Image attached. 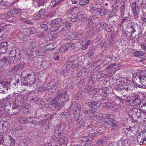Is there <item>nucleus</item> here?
Masks as SVG:
<instances>
[{"instance_id": "39448f33", "label": "nucleus", "mask_w": 146, "mask_h": 146, "mask_svg": "<svg viewBox=\"0 0 146 146\" xmlns=\"http://www.w3.org/2000/svg\"><path fill=\"white\" fill-rule=\"evenodd\" d=\"M22 76L24 78L25 83L27 85H31L35 82V76L34 73L31 72V73H26L25 72L22 73Z\"/></svg>"}, {"instance_id": "393cba45", "label": "nucleus", "mask_w": 146, "mask_h": 146, "mask_svg": "<svg viewBox=\"0 0 146 146\" xmlns=\"http://www.w3.org/2000/svg\"><path fill=\"white\" fill-rule=\"evenodd\" d=\"M2 129L3 131H7L10 126V123L8 121H4L2 125Z\"/></svg>"}, {"instance_id": "6e6552de", "label": "nucleus", "mask_w": 146, "mask_h": 146, "mask_svg": "<svg viewBox=\"0 0 146 146\" xmlns=\"http://www.w3.org/2000/svg\"><path fill=\"white\" fill-rule=\"evenodd\" d=\"M80 42L83 46L82 49L83 50L87 49L88 47L89 44L90 43V40L88 39L86 37L83 36L79 40Z\"/></svg>"}, {"instance_id": "0eeeda50", "label": "nucleus", "mask_w": 146, "mask_h": 146, "mask_svg": "<svg viewBox=\"0 0 146 146\" xmlns=\"http://www.w3.org/2000/svg\"><path fill=\"white\" fill-rule=\"evenodd\" d=\"M130 3L134 17L135 18H138L140 11L138 6L137 5L136 3L135 2L133 3L130 2Z\"/></svg>"}, {"instance_id": "69168bd1", "label": "nucleus", "mask_w": 146, "mask_h": 146, "mask_svg": "<svg viewBox=\"0 0 146 146\" xmlns=\"http://www.w3.org/2000/svg\"><path fill=\"white\" fill-rule=\"evenodd\" d=\"M17 68L16 65L10 67V71L12 72H15L17 70Z\"/></svg>"}, {"instance_id": "58836bf2", "label": "nucleus", "mask_w": 146, "mask_h": 146, "mask_svg": "<svg viewBox=\"0 0 146 146\" xmlns=\"http://www.w3.org/2000/svg\"><path fill=\"white\" fill-rule=\"evenodd\" d=\"M112 105V104L110 102H108L107 103H103L102 104V107L104 108H111V106Z\"/></svg>"}, {"instance_id": "a18cd8bd", "label": "nucleus", "mask_w": 146, "mask_h": 146, "mask_svg": "<svg viewBox=\"0 0 146 146\" xmlns=\"http://www.w3.org/2000/svg\"><path fill=\"white\" fill-rule=\"evenodd\" d=\"M70 115L69 113L66 112H63L60 113V116L62 118H65L68 117Z\"/></svg>"}, {"instance_id": "aec40b11", "label": "nucleus", "mask_w": 146, "mask_h": 146, "mask_svg": "<svg viewBox=\"0 0 146 146\" xmlns=\"http://www.w3.org/2000/svg\"><path fill=\"white\" fill-rule=\"evenodd\" d=\"M76 46V44L75 43L70 42L69 43H66L64 44L63 46L64 49L67 50L68 48L71 47L72 48H74Z\"/></svg>"}, {"instance_id": "2f4dec72", "label": "nucleus", "mask_w": 146, "mask_h": 146, "mask_svg": "<svg viewBox=\"0 0 146 146\" xmlns=\"http://www.w3.org/2000/svg\"><path fill=\"white\" fill-rule=\"evenodd\" d=\"M122 83H121L115 87L116 90L121 93H122L124 90L123 86H122Z\"/></svg>"}, {"instance_id": "423d86ee", "label": "nucleus", "mask_w": 146, "mask_h": 146, "mask_svg": "<svg viewBox=\"0 0 146 146\" xmlns=\"http://www.w3.org/2000/svg\"><path fill=\"white\" fill-rule=\"evenodd\" d=\"M23 100V98L21 95H17L15 99V102L13 104L12 108L13 110H17L15 111L17 113H18L21 109L20 103Z\"/></svg>"}, {"instance_id": "9b49d317", "label": "nucleus", "mask_w": 146, "mask_h": 146, "mask_svg": "<svg viewBox=\"0 0 146 146\" xmlns=\"http://www.w3.org/2000/svg\"><path fill=\"white\" fill-rule=\"evenodd\" d=\"M138 25L137 23L132 22L129 23L127 25V27L129 28L131 31V34H133L136 32L135 29L137 27Z\"/></svg>"}, {"instance_id": "7ed1b4c3", "label": "nucleus", "mask_w": 146, "mask_h": 146, "mask_svg": "<svg viewBox=\"0 0 146 146\" xmlns=\"http://www.w3.org/2000/svg\"><path fill=\"white\" fill-rule=\"evenodd\" d=\"M62 133V129L59 126L56 127L54 132V139L55 142H58L60 145H62L64 143L67 144L68 143L67 138L65 136H63L60 138Z\"/></svg>"}, {"instance_id": "cd10ccee", "label": "nucleus", "mask_w": 146, "mask_h": 146, "mask_svg": "<svg viewBox=\"0 0 146 146\" xmlns=\"http://www.w3.org/2000/svg\"><path fill=\"white\" fill-rule=\"evenodd\" d=\"M16 97H15L13 95H8L7 97L5 98H3V101H12V100L15 99Z\"/></svg>"}, {"instance_id": "1a4fd4ad", "label": "nucleus", "mask_w": 146, "mask_h": 146, "mask_svg": "<svg viewBox=\"0 0 146 146\" xmlns=\"http://www.w3.org/2000/svg\"><path fill=\"white\" fill-rule=\"evenodd\" d=\"M21 12L20 10H17L15 9L11 10L8 12L5 15H6L7 18H11L12 17L16 16L17 15Z\"/></svg>"}, {"instance_id": "864d4df0", "label": "nucleus", "mask_w": 146, "mask_h": 146, "mask_svg": "<svg viewBox=\"0 0 146 146\" xmlns=\"http://www.w3.org/2000/svg\"><path fill=\"white\" fill-rule=\"evenodd\" d=\"M106 138L104 137L99 140H97L96 141V143L98 145H100L102 143L104 142L105 141Z\"/></svg>"}, {"instance_id": "5fc2aeb1", "label": "nucleus", "mask_w": 146, "mask_h": 146, "mask_svg": "<svg viewBox=\"0 0 146 146\" xmlns=\"http://www.w3.org/2000/svg\"><path fill=\"white\" fill-rule=\"evenodd\" d=\"M103 115L102 114H98L96 116V117H97L98 118H96V119L95 117V116L94 115H92L91 116V117H92L91 119H94L95 120H97V119H100V117H103Z\"/></svg>"}, {"instance_id": "de8ad7c7", "label": "nucleus", "mask_w": 146, "mask_h": 146, "mask_svg": "<svg viewBox=\"0 0 146 146\" xmlns=\"http://www.w3.org/2000/svg\"><path fill=\"white\" fill-rule=\"evenodd\" d=\"M51 26V31H56L59 29L60 26L53 25Z\"/></svg>"}, {"instance_id": "774afa93", "label": "nucleus", "mask_w": 146, "mask_h": 146, "mask_svg": "<svg viewBox=\"0 0 146 146\" xmlns=\"http://www.w3.org/2000/svg\"><path fill=\"white\" fill-rule=\"evenodd\" d=\"M141 46L142 48L144 51L146 50V44L141 42L139 44Z\"/></svg>"}, {"instance_id": "2eb2a0df", "label": "nucleus", "mask_w": 146, "mask_h": 146, "mask_svg": "<svg viewBox=\"0 0 146 146\" xmlns=\"http://www.w3.org/2000/svg\"><path fill=\"white\" fill-rule=\"evenodd\" d=\"M87 102L88 106L92 109V110L96 109L99 107L97 105V103L96 102H94L90 100L87 101Z\"/></svg>"}, {"instance_id": "e2e57ef3", "label": "nucleus", "mask_w": 146, "mask_h": 146, "mask_svg": "<svg viewBox=\"0 0 146 146\" xmlns=\"http://www.w3.org/2000/svg\"><path fill=\"white\" fill-rule=\"evenodd\" d=\"M25 53H26L27 55L30 56H32L33 55V52L30 50H26V51H25Z\"/></svg>"}, {"instance_id": "c756f323", "label": "nucleus", "mask_w": 146, "mask_h": 146, "mask_svg": "<svg viewBox=\"0 0 146 146\" xmlns=\"http://www.w3.org/2000/svg\"><path fill=\"white\" fill-rule=\"evenodd\" d=\"M78 18H80L79 19V21H80L82 18H84L86 17V15L85 14V12L84 11H82L79 12L77 15Z\"/></svg>"}, {"instance_id": "bf43d9fd", "label": "nucleus", "mask_w": 146, "mask_h": 146, "mask_svg": "<svg viewBox=\"0 0 146 146\" xmlns=\"http://www.w3.org/2000/svg\"><path fill=\"white\" fill-rule=\"evenodd\" d=\"M50 82H52L53 84H55L56 86V84H57L58 83L59 81L57 78H56L52 80Z\"/></svg>"}, {"instance_id": "0e129e2a", "label": "nucleus", "mask_w": 146, "mask_h": 146, "mask_svg": "<svg viewBox=\"0 0 146 146\" xmlns=\"http://www.w3.org/2000/svg\"><path fill=\"white\" fill-rule=\"evenodd\" d=\"M141 18L142 20L146 23V15H145V13L144 14L143 13L141 15Z\"/></svg>"}, {"instance_id": "f704fd0d", "label": "nucleus", "mask_w": 146, "mask_h": 146, "mask_svg": "<svg viewBox=\"0 0 146 146\" xmlns=\"http://www.w3.org/2000/svg\"><path fill=\"white\" fill-rule=\"evenodd\" d=\"M117 66L116 63H113L110 65L108 66L107 68L106 69L107 71L110 70L111 69H115L117 68Z\"/></svg>"}, {"instance_id": "603ef678", "label": "nucleus", "mask_w": 146, "mask_h": 146, "mask_svg": "<svg viewBox=\"0 0 146 146\" xmlns=\"http://www.w3.org/2000/svg\"><path fill=\"white\" fill-rule=\"evenodd\" d=\"M123 140L122 139H120L116 143L117 145V146H123Z\"/></svg>"}, {"instance_id": "dca6fc26", "label": "nucleus", "mask_w": 146, "mask_h": 146, "mask_svg": "<svg viewBox=\"0 0 146 146\" xmlns=\"http://www.w3.org/2000/svg\"><path fill=\"white\" fill-rule=\"evenodd\" d=\"M120 11L121 12V16L123 17L124 16L125 10V3L123 1H121L120 3Z\"/></svg>"}, {"instance_id": "5701e85b", "label": "nucleus", "mask_w": 146, "mask_h": 146, "mask_svg": "<svg viewBox=\"0 0 146 146\" xmlns=\"http://www.w3.org/2000/svg\"><path fill=\"white\" fill-rule=\"evenodd\" d=\"M95 16V15H93L92 16L90 17L89 18V19L88 21V23H87V26L89 28H92L94 26V24L92 22V20L93 18H94V17Z\"/></svg>"}, {"instance_id": "c9c22d12", "label": "nucleus", "mask_w": 146, "mask_h": 146, "mask_svg": "<svg viewBox=\"0 0 146 146\" xmlns=\"http://www.w3.org/2000/svg\"><path fill=\"white\" fill-rule=\"evenodd\" d=\"M38 45V43L35 41L31 42L29 44V47L33 48L37 47Z\"/></svg>"}, {"instance_id": "72a5a7b5", "label": "nucleus", "mask_w": 146, "mask_h": 146, "mask_svg": "<svg viewBox=\"0 0 146 146\" xmlns=\"http://www.w3.org/2000/svg\"><path fill=\"white\" fill-rule=\"evenodd\" d=\"M31 140L28 138H27L24 139L23 140V143L25 146H28L31 143Z\"/></svg>"}, {"instance_id": "6ab92c4d", "label": "nucleus", "mask_w": 146, "mask_h": 146, "mask_svg": "<svg viewBox=\"0 0 146 146\" xmlns=\"http://www.w3.org/2000/svg\"><path fill=\"white\" fill-rule=\"evenodd\" d=\"M83 36L82 34L80 33V32H75L72 34V36L74 37L76 40H79Z\"/></svg>"}, {"instance_id": "ddd939ff", "label": "nucleus", "mask_w": 146, "mask_h": 146, "mask_svg": "<svg viewBox=\"0 0 146 146\" xmlns=\"http://www.w3.org/2000/svg\"><path fill=\"white\" fill-rule=\"evenodd\" d=\"M1 63L3 68H4L5 66H7L9 65H10L11 64H12L10 62V60L9 59V58H7L5 57H3L1 58Z\"/></svg>"}, {"instance_id": "a878e982", "label": "nucleus", "mask_w": 146, "mask_h": 146, "mask_svg": "<svg viewBox=\"0 0 146 146\" xmlns=\"http://www.w3.org/2000/svg\"><path fill=\"white\" fill-rule=\"evenodd\" d=\"M45 13V10L44 9H41L40 10L38 13V14L36 15L35 18L37 20L39 19L42 16L44 15Z\"/></svg>"}, {"instance_id": "4d7b16f0", "label": "nucleus", "mask_w": 146, "mask_h": 146, "mask_svg": "<svg viewBox=\"0 0 146 146\" xmlns=\"http://www.w3.org/2000/svg\"><path fill=\"white\" fill-rule=\"evenodd\" d=\"M89 50L90 51L88 53V56L90 58H93L94 56V53H93V50L92 49V48L91 49L90 48H89Z\"/></svg>"}, {"instance_id": "c85d7f7f", "label": "nucleus", "mask_w": 146, "mask_h": 146, "mask_svg": "<svg viewBox=\"0 0 146 146\" xmlns=\"http://www.w3.org/2000/svg\"><path fill=\"white\" fill-rule=\"evenodd\" d=\"M55 85L52 82H50L49 84L46 85V87H44L45 89V90H49L52 89L54 88Z\"/></svg>"}, {"instance_id": "6e6d98bb", "label": "nucleus", "mask_w": 146, "mask_h": 146, "mask_svg": "<svg viewBox=\"0 0 146 146\" xmlns=\"http://www.w3.org/2000/svg\"><path fill=\"white\" fill-rule=\"evenodd\" d=\"M89 0H82L79 2V4L81 5H85L88 3Z\"/></svg>"}, {"instance_id": "ea45409f", "label": "nucleus", "mask_w": 146, "mask_h": 146, "mask_svg": "<svg viewBox=\"0 0 146 146\" xmlns=\"http://www.w3.org/2000/svg\"><path fill=\"white\" fill-rule=\"evenodd\" d=\"M74 106V104L73 103L71 105L70 108L69 110L70 114H72L75 110L76 111Z\"/></svg>"}, {"instance_id": "bb28decb", "label": "nucleus", "mask_w": 146, "mask_h": 146, "mask_svg": "<svg viewBox=\"0 0 146 146\" xmlns=\"http://www.w3.org/2000/svg\"><path fill=\"white\" fill-rule=\"evenodd\" d=\"M40 120L38 118L35 117H31L30 118V121H31L32 123L34 124L39 125L40 124L39 122Z\"/></svg>"}, {"instance_id": "4468645a", "label": "nucleus", "mask_w": 146, "mask_h": 146, "mask_svg": "<svg viewBox=\"0 0 146 146\" xmlns=\"http://www.w3.org/2000/svg\"><path fill=\"white\" fill-rule=\"evenodd\" d=\"M105 124L106 125L113 127H115L119 125V123L117 121L110 118L107 119L106 120Z\"/></svg>"}, {"instance_id": "4be33fe9", "label": "nucleus", "mask_w": 146, "mask_h": 146, "mask_svg": "<svg viewBox=\"0 0 146 146\" xmlns=\"http://www.w3.org/2000/svg\"><path fill=\"white\" fill-rule=\"evenodd\" d=\"M63 1V0H52L50 5L51 7H54L62 2Z\"/></svg>"}, {"instance_id": "a19ab883", "label": "nucleus", "mask_w": 146, "mask_h": 146, "mask_svg": "<svg viewBox=\"0 0 146 146\" xmlns=\"http://www.w3.org/2000/svg\"><path fill=\"white\" fill-rule=\"evenodd\" d=\"M54 47L55 46L52 44H50L46 45L45 48L46 50H51L54 49Z\"/></svg>"}, {"instance_id": "09e8293b", "label": "nucleus", "mask_w": 146, "mask_h": 146, "mask_svg": "<svg viewBox=\"0 0 146 146\" xmlns=\"http://www.w3.org/2000/svg\"><path fill=\"white\" fill-rule=\"evenodd\" d=\"M95 111L93 110H85L83 111V113L85 114H90L91 113H94Z\"/></svg>"}, {"instance_id": "338daca9", "label": "nucleus", "mask_w": 146, "mask_h": 146, "mask_svg": "<svg viewBox=\"0 0 146 146\" xmlns=\"http://www.w3.org/2000/svg\"><path fill=\"white\" fill-rule=\"evenodd\" d=\"M16 66L18 70L24 67L25 66V65L23 64L19 63L18 64L16 65Z\"/></svg>"}, {"instance_id": "412c9836", "label": "nucleus", "mask_w": 146, "mask_h": 146, "mask_svg": "<svg viewBox=\"0 0 146 146\" xmlns=\"http://www.w3.org/2000/svg\"><path fill=\"white\" fill-rule=\"evenodd\" d=\"M87 70L86 69H82L81 70L78 71L76 74L77 77H83L86 74Z\"/></svg>"}, {"instance_id": "052dcab7", "label": "nucleus", "mask_w": 146, "mask_h": 146, "mask_svg": "<svg viewBox=\"0 0 146 146\" xmlns=\"http://www.w3.org/2000/svg\"><path fill=\"white\" fill-rule=\"evenodd\" d=\"M141 64H146V59L144 58H142L139 61Z\"/></svg>"}, {"instance_id": "20e7f679", "label": "nucleus", "mask_w": 146, "mask_h": 146, "mask_svg": "<svg viewBox=\"0 0 146 146\" xmlns=\"http://www.w3.org/2000/svg\"><path fill=\"white\" fill-rule=\"evenodd\" d=\"M9 59L11 63H16L19 62L21 58L20 52L19 50L15 49L11 50L9 53Z\"/></svg>"}, {"instance_id": "f8f14e48", "label": "nucleus", "mask_w": 146, "mask_h": 146, "mask_svg": "<svg viewBox=\"0 0 146 146\" xmlns=\"http://www.w3.org/2000/svg\"><path fill=\"white\" fill-rule=\"evenodd\" d=\"M8 44L7 42H3L0 44V54L5 53L8 49Z\"/></svg>"}, {"instance_id": "f03ea898", "label": "nucleus", "mask_w": 146, "mask_h": 146, "mask_svg": "<svg viewBox=\"0 0 146 146\" xmlns=\"http://www.w3.org/2000/svg\"><path fill=\"white\" fill-rule=\"evenodd\" d=\"M66 94V92L65 91H58L56 95L55 99L50 100V102H48L45 107L51 109L55 108L58 107V105L57 101L60 100Z\"/></svg>"}, {"instance_id": "473e14b6", "label": "nucleus", "mask_w": 146, "mask_h": 146, "mask_svg": "<svg viewBox=\"0 0 146 146\" xmlns=\"http://www.w3.org/2000/svg\"><path fill=\"white\" fill-rule=\"evenodd\" d=\"M45 88L44 87H38L36 88L34 90V93H38L45 91Z\"/></svg>"}, {"instance_id": "4c0bfd02", "label": "nucleus", "mask_w": 146, "mask_h": 146, "mask_svg": "<svg viewBox=\"0 0 146 146\" xmlns=\"http://www.w3.org/2000/svg\"><path fill=\"white\" fill-rule=\"evenodd\" d=\"M24 100L21 103H20V107L22 108L23 109L25 107V106H27V108H30V106L26 103L24 102H23Z\"/></svg>"}, {"instance_id": "8fccbe9b", "label": "nucleus", "mask_w": 146, "mask_h": 146, "mask_svg": "<svg viewBox=\"0 0 146 146\" xmlns=\"http://www.w3.org/2000/svg\"><path fill=\"white\" fill-rule=\"evenodd\" d=\"M103 133V131H97L94 133V136L97 137L100 136Z\"/></svg>"}, {"instance_id": "e433bc0d", "label": "nucleus", "mask_w": 146, "mask_h": 146, "mask_svg": "<svg viewBox=\"0 0 146 146\" xmlns=\"http://www.w3.org/2000/svg\"><path fill=\"white\" fill-rule=\"evenodd\" d=\"M145 53V52L142 51H137L134 53V55L135 57L140 56H143Z\"/></svg>"}, {"instance_id": "13d9d810", "label": "nucleus", "mask_w": 146, "mask_h": 146, "mask_svg": "<svg viewBox=\"0 0 146 146\" xmlns=\"http://www.w3.org/2000/svg\"><path fill=\"white\" fill-rule=\"evenodd\" d=\"M81 67L80 64H73L72 66V67L74 69L76 70H77Z\"/></svg>"}, {"instance_id": "3c124183", "label": "nucleus", "mask_w": 146, "mask_h": 146, "mask_svg": "<svg viewBox=\"0 0 146 146\" xmlns=\"http://www.w3.org/2000/svg\"><path fill=\"white\" fill-rule=\"evenodd\" d=\"M74 104V107L75 109H76V112L77 110V109L78 110V111L80 112V110L81 109V106L80 105L78 104L77 103H76V102H74L73 103Z\"/></svg>"}, {"instance_id": "7c9ffc66", "label": "nucleus", "mask_w": 146, "mask_h": 146, "mask_svg": "<svg viewBox=\"0 0 146 146\" xmlns=\"http://www.w3.org/2000/svg\"><path fill=\"white\" fill-rule=\"evenodd\" d=\"M19 121L22 123H27L29 122L27 118L24 116L21 117L19 119Z\"/></svg>"}, {"instance_id": "f3484780", "label": "nucleus", "mask_w": 146, "mask_h": 146, "mask_svg": "<svg viewBox=\"0 0 146 146\" xmlns=\"http://www.w3.org/2000/svg\"><path fill=\"white\" fill-rule=\"evenodd\" d=\"M8 89V88L7 85L5 83H0V93L3 94L6 93Z\"/></svg>"}, {"instance_id": "79ce46f5", "label": "nucleus", "mask_w": 146, "mask_h": 146, "mask_svg": "<svg viewBox=\"0 0 146 146\" xmlns=\"http://www.w3.org/2000/svg\"><path fill=\"white\" fill-rule=\"evenodd\" d=\"M43 51L42 50H36L35 51V53L38 56H42L45 54V52Z\"/></svg>"}, {"instance_id": "49530a36", "label": "nucleus", "mask_w": 146, "mask_h": 146, "mask_svg": "<svg viewBox=\"0 0 146 146\" xmlns=\"http://www.w3.org/2000/svg\"><path fill=\"white\" fill-rule=\"evenodd\" d=\"M123 146H129L131 144V142L129 141L128 139H123Z\"/></svg>"}, {"instance_id": "37998d69", "label": "nucleus", "mask_w": 146, "mask_h": 146, "mask_svg": "<svg viewBox=\"0 0 146 146\" xmlns=\"http://www.w3.org/2000/svg\"><path fill=\"white\" fill-rule=\"evenodd\" d=\"M80 18H78L77 15L76 14H74L72 15L71 17V21L73 22L75 21H78L79 20V19Z\"/></svg>"}, {"instance_id": "9d476101", "label": "nucleus", "mask_w": 146, "mask_h": 146, "mask_svg": "<svg viewBox=\"0 0 146 146\" xmlns=\"http://www.w3.org/2000/svg\"><path fill=\"white\" fill-rule=\"evenodd\" d=\"M89 7L90 9L97 11H101L102 6L100 3L96 2L90 4Z\"/></svg>"}, {"instance_id": "c03bdc74", "label": "nucleus", "mask_w": 146, "mask_h": 146, "mask_svg": "<svg viewBox=\"0 0 146 146\" xmlns=\"http://www.w3.org/2000/svg\"><path fill=\"white\" fill-rule=\"evenodd\" d=\"M47 21H46L44 23H43L40 25L41 28L43 29L44 30L47 29L48 28V26L47 25Z\"/></svg>"}, {"instance_id": "b1692460", "label": "nucleus", "mask_w": 146, "mask_h": 146, "mask_svg": "<svg viewBox=\"0 0 146 146\" xmlns=\"http://www.w3.org/2000/svg\"><path fill=\"white\" fill-rule=\"evenodd\" d=\"M62 20L60 18H59L52 20L50 23V26H52L55 24H58L62 21Z\"/></svg>"}, {"instance_id": "680f3d73", "label": "nucleus", "mask_w": 146, "mask_h": 146, "mask_svg": "<svg viewBox=\"0 0 146 146\" xmlns=\"http://www.w3.org/2000/svg\"><path fill=\"white\" fill-rule=\"evenodd\" d=\"M5 140L4 136L1 135H0V145L2 144L3 143Z\"/></svg>"}, {"instance_id": "a211bd4d", "label": "nucleus", "mask_w": 146, "mask_h": 146, "mask_svg": "<svg viewBox=\"0 0 146 146\" xmlns=\"http://www.w3.org/2000/svg\"><path fill=\"white\" fill-rule=\"evenodd\" d=\"M145 141V140L142 133L138 135L137 137V141L140 145L146 143V142Z\"/></svg>"}, {"instance_id": "f257e3e1", "label": "nucleus", "mask_w": 146, "mask_h": 146, "mask_svg": "<svg viewBox=\"0 0 146 146\" xmlns=\"http://www.w3.org/2000/svg\"><path fill=\"white\" fill-rule=\"evenodd\" d=\"M133 84L141 88L146 87V71L139 70L133 76Z\"/></svg>"}]
</instances>
